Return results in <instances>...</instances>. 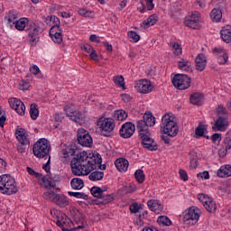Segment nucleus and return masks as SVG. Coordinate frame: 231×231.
<instances>
[{
	"label": "nucleus",
	"mask_w": 231,
	"mask_h": 231,
	"mask_svg": "<svg viewBox=\"0 0 231 231\" xmlns=\"http://www.w3.org/2000/svg\"><path fill=\"white\" fill-rule=\"evenodd\" d=\"M100 163H102V156L100 154L95 155L94 153H88V152H80L71 160L70 169L74 176H88Z\"/></svg>",
	"instance_id": "obj_1"
},
{
	"label": "nucleus",
	"mask_w": 231,
	"mask_h": 231,
	"mask_svg": "<svg viewBox=\"0 0 231 231\" xmlns=\"http://www.w3.org/2000/svg\"><path fill=\"white\" fill-rule=\"evenodd\" d=\"M161 129H162L164 134H168V136H171V138L178 136L180 128L178 127L176 117H174V116H171L170 114H165L162 119Z\"/></svg>",
	"instance_id": "obj_2"
},
{
	"label": "nucleus",
	"mask_w": 231,
	"mask_h": 231,
	"mask_svg": "<svg viewBox=\"0 0 231 231\" xmlns=\"http://www.w3.org/2000/svg\"><path fill=\"white\" fill-rule=\"evenodd\" d=\"M0 192L6 196L17 193V184L15 179L10 174H4L0 176Z\"/></svg>",
	"instance_id": "obj_3"
},
{
	"label": "nucleus",
	"mask_w": 231,
	"mask_h": 231,
	"mask_svg": "<svg viewBox=\"0 0 231 231\" xmlns=\"http://www.w3.org/2000/svg\"><path fill=\"white\" fill-rule=\"evenodd\" d=\"M51 149V146L46 138H42L33 144L32 152L36 158H50Z\"/></svg>",
	"instance_id": "obj_4"
},
{
	"label": "nucleus",
	"mask_w": 231,
	"mask_h": 231,
	"mask_svg": "<svg viewBox=\"0 0 231 231\" xmlns=\"http://www.w3.org/2000/svg\"><path fill=\"white\" fill-rule=\"evenodd\" d=\"M201 210L198 208H189L183 212V223L188 226H194L199 221Z\"/></svg>",
	"instance_id": "obj_5"
},
{
	"label": "nucleus",
	"mask_w": 231,
	"mask_h": 231,
	"mask_svg": "<svg viewBox=\"0 0 231 231\" xmlns=\"http://www.w3.org/2000/svg\"><path fill=\"white\" fill-rule=\"evenodd\" d=\"M26 32H28V39L31 46H37V43L41 39L39 35L42 33V28H41V25L34 23H30L26 29Z\"/></svg>",
	"instance_id": "obj_6"
},
{
	"label": "nucleus",
	"mask_w": 231,
	"mask_h": 231,
	"mask_svg": "<svg viewBox=\"0 0 231 231\" xmlns=\"http://www.w3.org/2000/svg\"><path fill=\"white\" fill-rule=\"evenodd\" d=\"M15 136L20 144H17V151L21 154L26 152V145H30V139H28V133L24 128H20L15 131Z\"/></svg>",
	"instance_id": "obj_7"
},
{
	"label": "nucleus",
	"mask_w": 231,
	"mask_h": 231,
	"mask_svg": "<svg viewBox=\"0 0 231 231\" xmlns=\"http://www.w3.org/2000/svg\"><path fill=\"white\" fill-rule=\"evenodd\" d=\"M97 125L101 129L103 136H111V133L115 131L116 124L113 118H104L97 121Z\"/></svg>",
	"instance_id": "obj_8"
},
{
	"label": "nucleus",
	"mask_w": 231,
	"mask_h": 231,
	"mask_svg": "<svg viewBox=\"0 0 231 231\" xmlns=\"http://www.w3.org/2000/svg\"><path fill=\"white\" fill-rule=\"evenodd\" d=\"M184 24L192 30H199L201 28V14L194 12L184 19Z\"/></svg>",
	"instance_id": "obj_9"
},
{
	"label": "nucleus",
	"mask_w": 231,
	"mask_h": 231,
	"mask_svg": "<svg viewBox=\"0 0 231 231\" xmlns=\"http://www.w3.org/2000/svg\"><path fill=\"white\" fill-rule=\"evenodd\" d=\"M172 84L177 89H189L190 88V78L185 74H177L172 79Z\"/></svg>",
	"instance_id": "obj_10"
},
{
	"label": "nucleus",
	"mask_w": 231,
	"mask_h": 231,
	"mask_svg": "<svg viewBox=\"0 0 231 231\" xmlns=\"http://www.w3.org/2000/svg\"><path fill=\"white\" fill-rule=\"evenodd\" d=\"M78 143L82 147H91L93 145V138L86 129L79 128L78 130Z\"/></svg>",
	"instance_id": "obj_11"
},
{
	"label": "nucleus",
	"mask_w": 231,
	"mask_h": 231,
	"mask_svg": "<svg viewBox=\"0 0 231 231\" xmlns=\"http://www.w3.org/2000/svg\"><path fill=\"white\" fill-rule=\"evenodd\" d=\"M139 138L144 149L148 151H158V143H156L154 139L151 138V133L142 134Z\"/></svg>",
	"instance_id": "obj_12"
},
{
	"label": "nucleus",
	"mask_w": 231,
	"mask_h": 231,
	"mask_svg": "<svg viewBox=\"0 0 231 231\" xmlns=\"http://www.w3.org/2000/svg\"><path fill=\"white\" fill-rule=\"evenodd\" d=\"M9 106L12 109H14L18 115L24 116L26 113V106H24V103L21 101V99L17 97H12L9 99Z\"/></svg>",
	"instance_id": "obj_13"
},
{
	"label": "nucleus",
	"mask_w": 231,
	"mask_h": 231,
	"mask_svg": "<svg viewBox=\"0 0 231 231\" xmlns=\"http://www.w3.org/2000/svg\"><path fill=\"white\" fill-rule=\"evenodd\" d=\"M134 131H136V126L132 122H126L122 125L119 134L121 138H131L133 134H134Z\"/></svg>",
	"instance_id": "obj_14"
},
{
	"label": "nucleus",
	"mask_w": 231,
	"mask_h": 231,
	"mask_svg": "<svg viewBox=\"0 0 231 231\" xmlns=\"http://www.w3.org/2000/svg\"><path fill=\"white\" fill-rule=\"evenodd\" d=\"M56 225L61 228L62 231H73V221L66 215L61 219H58Z\"/></svg>",
	"instance_id": "obj_15"
},
{
	"label": "nucleus",
	"mask_w": 231,
	"mask_h": 231,
	"mask_svg": "<svg viewBox=\"0 0 231 231\" xmlns=\"http://www.w3.org/2000/svg\"><path fill=\"white\" fill-rule=\"evenodd\" d=\"M228 127V118L226 116H219L213 125L214 131H226Z\"/></svg>",
	"instance_id": "obj_16"
},
{
	"label": "nucleus",
	"mask_w": 231,
	"mask_h": 231,
	"mask_svg": "<svg viewBox=\"0 0 231 231\" xmlns=\"http://www.w3.org/2000/svg\"><path fill=\"white\" fill-rule=\"evenodd\" d=\"M135 88H137V90L140 93H143V94L150 93V91H152V86H151V81L147 79L139 80L136 83Z\"/></svg>",
	"instance_id": "obj_17"
},
{
	"label": "nucleus",
	"mask_w": 231,
	"mask_h": 231,
	"mask_svg": "<svg viewBox=\"0 0 231 231\" xmlns=\"http://www.w3.org/2000/svg\"><path fill=\"white\" fill-rule=\"evenodd\" d=\"M64 111L66 116L72 120L73 122H76V124H80V119L82 118V112L79 111H72L69 106H65Z\"/></svg>",
	"instance_id": "obj_18"
},
{
	"label": "nucleus",
	"mask_w": 231,
	"mask_h": 231,
	"mask_svg": "<svg viewBox=\"0 0 231 231\" xmlns=\"http://www.w3.org/2000/svg\"><path fill=\"white\" fill-rule=\"evenodd\" d=\"M207 68V57L205 54L199 53L195 59V69L197 71H204Z\"/></svg>",
	"instance_id": "obj_19"
},
{
	"label": "nucleus",
	"mask_w": 231,
	"mask_h": 231,
	"mask_svg": "<svg viewBox=\"0 0 231 231\" xmlns=\"http://www.w3.org/2000/svg\"><path fill=\"white\" fill-rule=\"evenodd\" d=\"M73 219H74V222L76 223V225H78L77 227H74L76 230H80L82 228H86L88 222L86 221L84 214L78 211V213H76L74 215Z\"/></svg>",
	"instance_id": "obj_20"
},
{
	"label": "nucleus",
	"mask_w": 231,
	"mask_h": 231,
	"mask_svg": "<svg viewBox=\"0 0 231 231\" xmlns=\"http://www.w3.org/2000/svg\"><path fill=\"white\" fill-rule=\"evenodd\" d=\"M214 53L218 57V63L219 64H226L228 61V55L226 52H225V50L221 48H215L214 49Z\"/></svg>",
	"instance_id": "obj_21"
},
{
	"label": "nucleus",
	"mask_w": 231,
	"mask_h": 231,
	"mask_svg": "<svg viewBox=\"0 0 231 231\" xmlns=\"http://www.w3.org/2000/svg\"><path fill=\"white\" fill-rule=\"evenodd\" d=\"M115 165L119 172H125L129 169V161L125 158L116 160Z\"/></svg>",
	"instance_id": "obj_22"
},
{
	"label": "nucleus",
	"mask_w": 231,
	"mask_h": 231,
	"mask_svg": "<svg viewBox=\"0 0 231 231\" xmlns=\"http://www.w3.org/2000/svg\"><path fill=\"white\" fill-rule=\"evenodd\" d=\"M156 23H158V14H152L141 23V26L144 28V30H147V28L154 26Z\"/></svg>",
	"instance_id": "obj_23"
},
{
	"label": "nucleus",
	"mask_w": 231,
	"mask_h": 231,
	"mask_svg": "<svg viewBox=\"0 0 231 231\" xmlns=\"http://www.w3.org/2000/svg\"><path fill=\"white\" fill-rule=\"evenodd\" d=\"M38 181L41 187H43L44 189H49V190L57 188V184L52 183L50 180H48V178H46V176L42 177H42L38 178Z\"/></svg>",
	"instance_id": "obj_24"
},
{
	"label": "nucleus",
	"mask_w": 231,
	"mask_h": 231,
	"mask_svg": "<svg viewBox=\"0 0 231 231\" xmlns=\"http://www.w3.org/2000/svg\"><path fill=\"white\" fill-rule=\"evenodd\" d=\"M178 68L179 69L189 73V71H192V63H190L189 60L181 59L178 61Z\"/></svg>",
	"instance_id": "obj_25"
},
{
	"label": "nucleus",
	"mask_w": 231,
	"mask_h": 231,
	"mask_svg": "<svg viewBox=\"0 0 231 231\" xmlns=\"http://www.w3.org/2000/svg\"><path fill=\"white\" fill-rule=\"evenodd\" d=\"M137 129L139 132V137L142 136V134H148L149 133H151L149 131V126L147 123L144 121V119L139 120L137 122Z\"/></svg>",
	"instance_id": "obj_26"
},
{
	"label": "nucleus",
	"mask_w": 231,
	"mask_h": 231,
	"mask_svg": "<svg viewBox=\"0 0 231 231\" xmlns=\"http://www.w3.org/2000/svg\"><path fill=\"white\" fill-rule=\"evenodd\" d=\"M55 205H58L59 207H68L69 205V200L68 199V197L64 195L58 194L56 198L54 199Z\"/></svg>",
	"instance_id": "obj_27"
},
{
	"label": "nucleus",
	"mask_w": 231,
	"mask_h": 231,
	"mask_svg": "<svg viewBox=\"0 0 231 231\" xmlns=\"http://www.w3.org/2000/svg\"><path fill=\"white\" fill-rule=\"evenodd\" d=\"M217 175L218 178H228L231 176V166L226 165L220 167V169L217 171Z\"/></svg>",
	"instance_id": "obj_28"
},
{
	"label": "nucleus",
	"mask_w": 231,
	"mask_h": 231,
	"mask_svg": "<svg viewBox=\"0 0 231 231\" xmlns=\"http://www.w3.org/2000/svg\"><path fill=\"white\" fill-rule=\"evenodd\" d=\"M147 205L148 208H150L152 212H155L156 214H160V212H162V205L158 203L157 200H148Z\"/></svg>",
	"instance_id": "obj_29"
},
{
	"label": "nucleus",
	"mask_w": 231,
	"mask_h": 231,
	"mask_svg": "<svg viewBox=\"0 0 231 231\" xmlns=\"http://www.w3.org/2000/svg\"><path fill=\"white\" fill-rule=\"evenodd\" d=\"M210 17L213 23H219L223 18V12L219 8H214L210 13Z\"/></svg>",
	"instance_id": "obj_30"
},
{
	"label": "nucleus",
	"mask_w": 231,
	"mask_h": 231,
	"mask_svg": "<svg viewBox=\"0 0 231 231\" xmlns=\"http://www.w3.org/2000/svg\"><path fill=\"white\" fill-rule=\"evenodd\" d=\"M189 100L194 106H201L203 104V94L194 93L190 96Z\"/></svg>",
	"instance_id": "obj_31"
},
{
	"label": "nucleus",
	"mask_w": 231,
	"mask_h": 231,
	"mask_svg": "<svg viewBox=\"0 0 231 231\" xmlns=\"http://www.w3.org/2000/svg\"><path fill=\"white\" fill-rule=\"evenodd\" d=\"M223 147L225 149V151L223 152V155L222 156H226V151H228V149H231V132H228L226 134V137L223 141Z\"/></svg>",
	"instance_id": "obj_32"
},
{
	"label": "nucleus",
	"mask_w": 231,
	"mask_h": 231,
	"mask_svg": "<svg viewBox=\"0 0 231 231\" xmlns=\"http://www.w3.org/2000/svg\"><path fill=\"white\" fill-rule=\"evenodd\" d=\"M70 185L75 190H80V189H84V180L79 178H74L71 180Z\"/></svg>",
	"instance_id": "obj_33"
},
{
	"label": "nucleus",
	"mask_w": 231,
	"mask_h": 231,
	"mask_svg": "<svg viewBox=\"0 0 231 231\" xmlns=\"http://www.w3.org/2000/svg\"><path fill=\"white\" fill-rule=\"evenodd\" d=\"M143 118L144 122H146V125H148V127H152V125L156 124V118L152 116L151 112L145 113Z\"/></svg>",
	"instance_id": "obj_34"
},
{
	"label": "nucleus",
	"mask_w": 231,
	"mask_h": 231,
	"mask_svg": "<svg viewBox=\"0 0 231 231\" xmlns=\"http://www.w3.org/2000/svg\"><path fill=\"white\" fill-rule=\"evenodd\" d=\"M90 192L94 198H97V199H102V196L104 195V192H106V189H103L100 187L94 186L91 188Z\"/></svg>",
	"instance_id": "obj_35"
},
{
	"label": "nucleus",
	"mask_w": 231,
	"mask_h": 231,
	"mask_svg": "<svg viewBox=\"0 0 231 231\" xmlns=\"http://www.w3.org/2000/svg\"><path fill=\"white\" fill-rule=\"evenodd\" d=\"M204 207L211 214L216 213V210H217V205H216V202L212 199H209Z\"/></svg>",
	"instance_id": "obj_36"
},
{
	"label": "nucleus",
	"mask_w": 231,
	"mask_h": 231,
	"mask_svg": "<svg viewBox=\"0 0 231 231\" xmlns=\"http://www.w3.org/2000/svg\"><path fill=\"white\" fill-rule=\"evenodd\" d=\"M113 82L119 88H122L123 90H125V80L124 79V76L122 75L115 76L113 78Z\"/></svg>",
	"instance_id": "obj_37"
},
{
	"label": "nucleus",
	"mask_w": 231,
	"mask_h": 231,
	"mask_svg": "<svg viewBox=\"0 0 231 231\" xmlns=\"http://www.w3.org/2000/svg\"><path fill=\"white\" fill-rule=\"evenodd\" d=\"M88 178L89 180H91V181H100V180L104 179V171H93L92 173H90Z\"/></svg>",
	"instance_id": "obj_38"
},
{
	"label": "nucleus",
	"mask_w": 231,
	"mask_h": 231,
	"mask_svg": "<svg viewBox=\"0 0 231 231\" xmlns=\"http://www.w3.org/2000/svg\"><path fill=\"white\" fill-rule=\"evenodd\" d=\"M26 23H28L27 18H21L19 21H16V23H14V24H15L16 30L23 32V30L26 28Z\"/></svg>",
	"instance_id": "obj_39"
},
{
	"label": "nucleus",
	"mask_w": 231,
	"mask_h": 231,
	"mask_svg": "<svg viewBox=\"0 0 231 231\" xmlns=\"http://www.w3.org/2000/svg\"><path fill=\"white\" fill-rule=\"evenodd\" d=\"M29 113L32 120H35L36 118H39V108H37L36 104L31 105Z\"/></svg>",
	"instance_id": "obj_40"
},
{
	"label": "nucleus",
	"mask_w": 231,
	"mask_h": 231,
	"mask_svg": "<svg viewBox=\"0 0 231 231\" xmlns=\"http://www.w3.org/2000/svg\"><path fill=\"white\" fill-rule=\"evenodd\" d=\"M19 14L16 11H9V13L5 15V19L7 20L8 24L14 23V21H17Z\"/></svg>",
	"instance_id": "obj_41"
},
{
	"label": "nucleus",
	"mask_w": 231,
	"mask_h": 231,
	"mask_svg": "<svg viewBox=\"0 0 231 231\" xmlns=\"http://www.w3.org/2000/svg\"><path fill=\"white\" fill-rule=\"evenodd\" d=\"M114 118H116V120H125V118H127V114L125 113V110H116L114 114Z\"/></svg>",
	"instance_id": "obj_42"
},
{
	"label": "nucleus",
	"mask_w": 231,
	"mask_h": 231,
	"mask_svg": "<svg viewBox=\"0 0 231 231\" xmlns=\"http://www.w3.org/2000/svg\"><path fill=\"white\" fill-rule=\"evenodd\" d=\"M134 178L138 183H142L143 181H145V174L143 173V171L137 170L134 172Z\"/></svg>",
	"instance_id": "obj_43"
},
{
	"label": "nucleus",
	"mask_w": 231,
	"mask_h": 231,
	"mask_svg": "<svg viewBox=\"0 0 231 231\" xmlns=\"http://www.w3.org/2000/svg\"><path fill=\"white\" fill-rule=\"evenodd\" d=\"M157 223H161V225H163L164 226H171L172 224L169 217L163 216L158 217Z\"/></svg>",
	"instance_id": "obj_44"
},
{
	"label": "nucleus",
	"mask_w": 231,
	"mask_h": 231,
	"mask_svg": "<svg viewBox=\"0 0 231 231\" xmlns=\"http://www.w3.org/2000/svg\"><path fill=\"white\" fill-rule=\"evenodd\" d=\"M77 152V146L75 145H71V146H68L65 149V156H75V153Z\"/></svg>",
	"instance_id": "obj_45"
},
{
	"label": "nucleus",
	"mask_w": 231,
	"mask_h": 231,
	"mask_svg": "<svg viewBox=\"0 0 231 231\" xmlns=\"http://www.w3.org/2000/svg\"><path fill=\"white\" fill-rule=\"evenodd\" d=\"M59 33H62V29H60V25L57 23V25H52L50 29L49 35H57Z\"/></svg>",
	"instance_id": "obj_46"
},
{
	"label": "nucleus",
	"mask_w": 231,
	"mask_h": 231,
	"mask_svg": "<svg viewBox=\"0 0 231 231\" xmlns=\"http://www.w3.org/2000/svg\"><path fill=\"white\" fill-rule=\"evenodd\" d=\"M172 51L174 55H181L183 53V49L178 42H173L172 43Z\"/></svg>",
	"instance_id": "obj_47"
},
{
	"label": "nucleus",
	"mask_w": 231,
	"mask_h": 231,
	"mask_svg": "<svg viewBox=\"0 0 231 231\" xmlns=\"http://www.w3.org/2000/svg\"><path fill=\"white\" fill-rule=\"evenodd\" d=\"M69 196H73V198H78L79 199H88V195L82 192L69 191Z\"/></svg>",
	"instance_id": "obj_48"
},
{
	"label": "nucleus",
	"mask_w": 231,
	"mask_h": 231,
	"mask_svg": "<svg viewBox=\"0 0 231 231\" xmlns=\"http://www.w3.org/2000/svg\"><path fill=\"white\" fill-rule=\"evenodd\" d=\"M226 107L223 106V105H219L217 108V116H226L227 115Z\"/></svg>",
	"instance_id": "obj_49"
},
{
	"label": "nucleus",
	"mask_w": 231,
	"mask_h": 231,
	"mask_svg": "<svg viewBox=\"0 0 231 231\" xmlns=\"http://www.w3.org/2000/svg\"><path fill=\"white\" fill-rule=\"evenodd\" d=\"M198 199L199 200L200 203L203 204V206H205L208 203V201L211 199L207 194L199 193L198 195Z\"/></svg>",
	"instance_id": "obj_50"
},
{
	"label": "nucleus",
	"mask_w": 231,
	"mask_h": 231,
	"mask_svg": "<svg viewBox=\"0 0 231 231\" xmlns=\"http://www.w3.org/2000/svg\"><path fill=\"white\" fill-rule=\"evenodd\" d=\"M128 37L132 39L134 42H138V41H140V34L134 31L128 32Z\"/></svg>",
	"instance_id": "obj_51"
},
{
	"label": "nucleus",
	"mask_w": 231,
	"mask_h": 231,
	"mask_svg": "<svg viewBox=\"0 0 231 231\" xmlns=\"http://www.w3.org/2000/svg\"><path fill=\"white\" fill-rule=\"evenodd\" d=\"M50 37L56 44H62V33L50 35Z\"/></svg>",
	"instance_id": "obj_52"
},
{
	"label": "nucleus",
	"mask_w": 231,
	"mask_h": 231,
	"mask_svg": "<svg viewBox=\"0 0 231 231\" xmlns=\"http://www.w3.org/2000/svg\"><path fill=\"white\" fill-rule=\"evenodd\" d=\"M205 131H207V128H205V126H201L200 125L195 129V134L196 136H204Z\"/></svg>",
	"instance_id": "obj_53"
},
{
	"label": "nucleus",
	"mask_w": 231,
	"mask_h": 231,
	"mask_svg": "<svg viewBox=\"0 0 231 231\" xmlns=\"http://www.w3.org/2000/svg\"><path fill=\"white\" fill-rule=\"evenodd\" d=\"M58 194H55L53 191H47L44 193V197L46 199H50L55 203V199L57 198Z\"/></svg>",
	"instance_id": "obj_54"
},
{
	"label": "nucleus",
	"mask_w": 231,
	"mask_h": 231,
	"mask_svg": "<svg viewBox=\"0 0 231 231\" xmlns=\"http://www.w3.org/2000/svg\"><path fill=\"white\" fill-rule=\"evenodd\" d=\"M102 202L104 203V205L107 204V203H111V201H113V199H115V198L113 197V195H102L101 197Z\"/></svg>",
	"instance_id": "obj_55"
},
{
	"label": "nucleus",
	"mask_w": 231,
	"mask_h": 231,
	"mask_svg": "<svg viewBox=\"0 0 231 231\" xmlns=\"http://www.w3.org/2000/svg\"><path fill=\"white\" fill-rule=\"evenodd\" d=\"M130 212L132 214H136L140 211V206H138V203L134 202L129 207Z\"/></svg>",
	"instance_id": "obj_56"
},
{
	"label": "nucleus",
	"mask_w": 231,
	"mask_h": 231,
	"mask_svg": "<svg viewBox=\"0 0 231 231\" xmlns=\"http://www.w3.org/2000/svg\"><path fill=\"white\" fill-rule=\"evenodd\" d=\"M197 178L199 180H208L210 178V174L208 171H203L197 174Z\"/></svg>",
	"instance_id": "obj_57"
},
{
	"label": "nucleus",
	"mask_w": 231,
	"mask_h": 231,
	"mask_svg": "<svg viewBox=\"0 0 231 231\" xmlns=\"http://www.w3.org/2000/svg\"><path fill=\"white\" fill-rule=\"evenodd\" d=\"M179 174L182 181H189V175L187 174V171H185V170H180Z\"/></svg>",
	"instance_id": "obj_58"
},
{
	"label": "nucleus",
	"mask_w": 231,
	"mask_h": 231,
	"mask_svg": "<svg viewBox=\"0 0 231 231\" xmlns=\"http://www.w3.org/2000/svg\"><path fill=\"white\" fill-rule=\"evenodd\" d=\"M29 88H30V82L24 81V80H22L20 82V89L22 91H26V89H29Z\"/></svg>",
	"instance_id": "obj_59"
},
{
	"label": "nucleus",
	"mask_w": 231,
	"mask_h": 231,
	"mask_svg": "<svg viewBox=\"0 0 231 231\" xmlns=\"http://www.w3.org/2000/svg\"><path fill=\"white\" fill-rule=\"evenodd\" d=\"M27 172L28 174H30L31 176H35V178H41L42 177V175L35 171H33V169L27 167Z\"/></svg>",
	"instance_id": "obj_60"
},
{
	"label": "nucleus",
	"mask_w": 231,
	"mask_h": 231,
	"mask_svg": "<svg viewBox=\"0 0 231 231\" xmlns=\"http://www.w3.org/2000/svg\"><path fill=\"white\" fill-rule=\"evenodd\" d=\"M81 50H84V51H86L87 53H88V55H90V53L95 50L93 48V46L89 45V44H85L81 47Z\"/></svg>",
	"instance_id": "obj_61"
},
{
	"label": "nucleus",
	"mask_w": 231,
	"mask_h": 231,
	"mask_svg": "<svg viewBox=\"0 0 231 231\" xmlns=\"http://www.w3.org/2000/svg\"><path fill=\"white\" fill-rule=\"evenodd\" d=\"M210 139L213 143H216V142L219 143L221 142V134H214L211 135Z\"/></svg>",
	"instance_id": "obj_62"
},
{
	"label": "nucleus",
	"mask_w": 231,
	"mask_h": 231,
	"mask_svg": "<svg viewBox=\"0 0 231 231\" xmlns=\"http://www.w3.org/2000/svg\"><path fill=\"white\" fill-rule=\"evenodd\" d=\"M190 167L191 169H198V159L197 157H193L190 159Z\"/></svg>",
	"instance_id": "obj_63"
},
{
	"label": "nucleus",
	"mask_w": 231,
	"mask_h": 231,
	"mask_svg": "<svg viewBox=\"0 0 231 231\" xmlns=\"http://www.w3.org/2000/svg\"><path fill=\"white\" fill-rule=\"evenodd\" d=\"M31 73H32V75H39V71H41V69H39V67L37 65H33L31 69H30Z\"/></svg>",
	"instance_id": "obj_64"
}]
</instances>
